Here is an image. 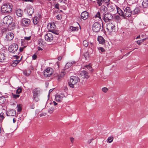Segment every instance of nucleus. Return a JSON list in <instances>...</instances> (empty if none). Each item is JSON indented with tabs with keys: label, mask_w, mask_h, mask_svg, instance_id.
Wrapping results in <instances>:
<instances>
[{
	"label": "nucleus",
	"mask_w": 148,
	"mask_h": 148,
	"mask_svg": "<svg viewBox=\"0 0 148 148\" xmlns=\"http://www.w3.org/2000/svg\"><path fill=\"white\" fill-rule=\"evenodd\" d=\"M1 12L3 14H9L12 11V6L11 4L5 3L1 7Z\"/></svg>",
	"instance_id": "1"
},
{
	"label": "nucleus",
	"mask_w": 148,
	"mask_h": 148,
	"mask_svg": "<svg viewBox=\"0 0 148 148\" xmlns=\"http://www.w3.org/2000/svg\"><path fill=\"white\" fill-rule=\"evenodd\" d=\"M79 81V79L78 77L71 76L70 77V81L69 82V85L71 88H74V85L76 84Z\"/></svg>",
	"instance_id": "2"
},
{
	"label": "nucleus",
	"mask_w": 148,
	"mask_h": 148,
	"mask_svg": "<svg viewBox=\"0 0 148 148\" xmlns=\"http://www.w3.org/2000/svg\"><path fill=\"white\" fill-rule=\"evenodd\" d=\"M40 92V89L39 88H36L34 89L33 91V100L35 102L38 101L39 99L38 97V95Z\"/></svg>",
	"instance_id": "3"
},
{
	"label": "nucleus",
	"mask_w": 148,
	"mask_h": 148,
	"mask_svg": "<svg viewBox=\"0 0 148 148\" xmlns=\"http://www.w3.org/2000/svg\"><path fill=\"white\" fill-rule=\"evenodd\" d=\"M124 10L123 16L124 17H129L131 16L132 13L130 8L128 7H124L123 8Z\"/></svg>",
	"instance_id": "4"
},
{
	"label": "nucleus",
	"mask_w": 148,
	"mask_h": 148,
	"mask_svg": "<svg viewBox=\"0 0 148 148\" xmlns=\"http://www.w3.org/2000/svg\"><path fill=\"white\" fill-rule=\"evenodd\" d=\"M18 45L15 43H13L8 48V50L10 53H15L18 50Z\"/></svg>",
	"instance_id": "5"
},
{
	"label": "nucleus",
	"mask_w": 148,
	"mask_h": 148,
	"mask_svg": "<svg viewBox=\"0 0 148 148\" xmlns=\"http://www.w3.org/2000/svg\"><path fill=\"white\" fill-rule=\"evenodd\" d=\"M101 28V25L98 23L95 22L92 25V30L94 32H97L100 31Z\"/></svg>",
	"instance_id": "6"
},
{
	"label": "nucleus",
	"mask_w": 148,
	"mask_h": 148,
	"mask_svg": "<svg viewBox=\"0 0 148 148\" xmlns=\"http://www.w3.org/2000/svg\"><path fill=\"white\" fill-rule=\"evenodd\" d=\"M12 21V18L9 15L5 16L3 19V22L4 24L8 25H10Z\"/></svg>",
	"instance_id": "7"
},
{
	"label": "nucleus",
	"mask_w": 148,
	"mask_h": 148,
	"mask_svg": "<svg viewBox=\"0 0 148 148\" xmlns=\"http://www.w3.org/2000/svg\"><path fill=\"white\" fill-rule=\"evenodd\" d=\"M53 72V69L49 67L45 70L44 74L45 77H49Z\"/></svg>",
	"instance_id": "8"
},
{
	"label": "nucleus",
	"mask_w": 148,
	"mask_h": 148,
	"mask_svg": "<svg viewBox=\"0 0 148 148\" xmlns=\"http://www.w3.org/2000/svg\"><path fill=\"white\" fill-rule=\"evenodd\" d=\"M54 36L52 33H49L45 35V38L46 41L51 42L54 40Z\"/></svg>",
	"instance_id": "9"
},
{
	"label": "nucleus",
	"mask_w": 148,
	"mask_h": 148,
	"mask_svg": "<svg viewBox=\"0 0 148 148\" xmlns=\"http://www.w3.org/2000/svg\"><path fill=\"white\" fill-rule=\"evenodd\" d=\"M113 16L110 13H107L103 14V20L106 22H108L111 21Z\"/></svg>",
	"instance_id": "10"
},
{
	"label": "nucleus",
	"mask_w": 148,
	"mask_h": 148,
	"mask_svg": "<svg viewBox=\"0 0 148 148\" xmlns=\"http://www.w3.org/2000/svg\"><path fill=\"white\" fill-rule=\"evenodd\" d=\"M115 26L112 23H109L107 25V29L109 32H111L114 29Z\"/></svg>",
	"instance_id": "11"
},
{
	"label": "nucleus",
	"mask_w": 148,
	"mask_h": 148,
	"mask_svg": "<svg viewBox=\"0 0 148 148\" xmlns=\"http://www.w3.org/2000/svg\"><path fill=\"white\" fill-rule=\"evenodd\" d=\"M81 76L82 77V78L88 79L89 77V76L88 72L85 71H82L80 74Z\"/></svg>",
	"instance_id": "12"
},
{
	"label": "nucleus",
	"mask_w": 148,
	"mask_h": 148,
	"mask_svg": "<svg viewBox=\"0 0 148 148\" xmlns=\"http://www.w3.org/2000/svg\"><path fill=\"white\" fill-rule=\"evenodd\" d=\"M64 97V96L63 94H60V95H57L55 96L56 100L57 101H61Z\"/></svg>",
	"instance_id": "13"
},
{
	"label": "nucleus",
	"mask_w": 148,
	"mask_h": 148,
	"mask_svg": "<svg viewBox=\"0 0 148 148\" xmlns=\"http://www.w3.org/2000/svg\"><path fill=\"white\" fill-rule=\"evenodd\" d=\"M27 13L30 16H31L34 12L32 6L29 5L27 7Z\"/></svg>",
	"instance_id": "14"
},
{
	"label": "nucleus",
	"mask_w": 148,
	"mask_h": 148,
	"mask_svg": "<svg viewBox=\"0 0 148 148\" xmlns=\"http://www.w3.org/2000/svg\"><path fill=\"white\" fill-rule=\"evenodd\" d=\"M16 111L13 110H10L6 112L7 115L8 116H14L16 114Z\"/></svg>",
	"instance_id": "15"
},
{
	"label": "nucleus",
	"mask_w": 148,
	"mask_h": 148,
	"mask_svg": "<svg viewBox=\"0 0 148 148\" xmlns=\"http://www.w3.org/2000/svg\"><path fill=\"white\" fill-rule=\"evenodd\" d=\"M88 16V13L86 11L83 12L81 14V18L84 20L87 19Z\"/></svg>",
	"instance_id": "16"
},
{
	"label": "nucleus",
	"mask_w": 148,
	"mask_h": 148,
	"mask_svg": "<svg viewBox=\"0 0 148 148\" xmlns=\"http://www.w3.org/2000/svg\"><path fill=\"white\" fill-rule=\"evenodd\" d=\"M98 41L100 44H104L105 43V40L103 37L101 36H99L97 38Z\"/></svg>",
	"instance_id": "17"
},
{
	"label": "nucleus",
	"mask_w": 148,
	"mask_h": 148,
	"mask_svg": "<svg viewBox=\"0 0 148 148\" xmlns=\"http://www.w3.org/2000/svg\"><path fill=\"white\" fill-rule=\"evenodd\" d=\"M100 11L101 12L104 14V13L108 11V10L106 7L104 5H102L101 7Z\"/></svg>",
	"instance_id": "18"
},
{
	"label": "nucleus",
	"mask_w": 148,
	"mask_h": 148,
	"mask_svg": "<svg viewBox=\"0 0 148 148\" xmlns=\"http://www.w3.org/2000/svg\"><path fill=\"white\" fill-rule=\"evenodd\" d=\"M30 20L28 19H24L22 21V24L25 26L28 25L30 23Z\"/></svg>",
	"instance_id": "19"
},
{
	"label": "nucleus",
	"mask_w": 148,
	"mask_h": 148,
	"mask_svg": "<svg viewBox=\"0 0 148 148\" xmlns=\"http://www.w3.org/2000/svg\"><path fill=\"white\" fill-rule=\"evenodd\" d=\"M107 6L108 7V10L110 11H113L114 9V6L112 5L111 4H110V3L107 4Z\"/></svg>",
	"instance_id": "20"
},
{
	"label": "nucleus",
	"mask_w": 148,
	"mask_h": 148,
	"mask_svg": "<svg viewBox=\"0 0 148 148\" xmlns=\"http://www.w3.org/2000/svg\"><path fill=\"white\" fill-rule=\"evenodd\" d=\"M17 15L19 17H21L23 14V11L21 9H18L16 11Z\"/></svg>",
	"instance_id": "21"
},
{
	"label": "nucleus",
	"mask_w": 148,
	"mask_h": 148,
	"mask_svg": "<svg viewBox=\"0 0 148 148\" xmlns=\"http://www.w3.org/2000/svg\"><path fill=\"white\" fill-rule=\"evenodd\" d=\"M31 71L29 69H27L24 70L23 73V74L26 76H29L31 74Z\"/></svg>",
	"instance_id": "22"
},
{
	"label": "nucleus",
	"mask_w": 148,
	"mask_h": 148,
	"mask_svg": "<svg viewBox=\"0 0 148 148\" xmlns=\"http://www.w3.org/2000/svg\"><path fill=\"white\" fill-rule=\"evenodd\" d=\"M142 5L144 8H147L148 7V0H143Z\"/></svg>",
	"instance_id": "23"
},
{
	"label": "nucleus",
	"mask_w": 148,
	"mask_h": 148,
	"mask_svg": "<svg viewBox=\"0 0 148 148\" xmlns=\"http://www.w3.org/2000/svg\"><path fill=\"white\" fill-rule=\"evenodd\" d=\"M22 59V58L20 59V60H16L13 61L12 63H11V65L12 66H15L16 65L20 62L21 61Z\"/></svg>",
	"instance_id": "24"
},
{
	"label": "nucleus",
	"mask_w": 148,
	"mask_h": 148,
	"mask_svg": "<svg viewBox=\"0 0 148 148\" xmlns=\"http://www.w3.org/2000/svg\"><path fill=\"white\" fill-rule=\"evenodd\" d=\"M116 8L118 13L120 16H123V12L118 6H116Z\"/></svg>",
	"instance_id": "25"
},
{
	"label": "nucleus",
	"mask_w": 148,
	"mask_h": 148,
	"mask_svg": "<svg viewBox=\"0 0 148 148\" xmlns=\"http://www.w3.org/2000/svg\"><path fill=\"white\" fill-rule=\"evenodd\" d=\"M5 58V54L2 53H0V62H2Z\"/></svg>",
	"instance_id": "26"
},
{
	"label": "nucleus",
	"mask_w": 148,
	"mask_h": 148,
	"mask_svg": "<svg viewBox=\"0 0 148 148\" xmlns=\"http://www.w3.org/2000/svg\"><path fill=\"white\" fill-rule=\"evenodd\" d=\"M48 28H50V31L51 30L53 29L55 27V25L53 23H49L48 25Z\"/></svg>",
	"instance_id": "27"
},
{
	"label": "nucleus",
	"mask_w": 148,
	"mask_h": 148,
	"mask_svg": "<svg viewBox=\"0 0 148 148\" xmlns=\"http://www.w3.org/2000/svg\"><path fill=\"white\" fill-rule=\"evenodd\" d=\"M65 74V71L64 70H63L61 73L59 75L58 78V80H60V77H63Z\"/></svg>",
	"instance_id": "28"
},
{
	"label": "nucleus",
	"mask_w": 148,
	"mask_h": 148,
	"mask_svg": "<svg viewBox=\"0 0 148 148\" xmlns=\"http://www.w3.org/2000/svg\"><path fill=\"white\" fill-rule=\"evenodd\" d=\"M33 20L34 24V25H36L38 23L39 21V18L38 17L36 16L34 17Z\"/></svg>",
	"instance_id": "29"
},
{
	"label": "nucleus",
	"mask_w": 148,
	"mask_h": 148,
	"mask_svg": "<svg viewBox=\"0 0 148 148\" xmlns=\"http://www.w3.org/2000/svg\"><path fill=\"white\" fill-rule=\"evenodd\" d=\"M7 36H8L9 38V40H11L13 39L14 37V35L12 33H11L9 34H8V35Z\"/></svg>",
	"instance_id": "30"
},
{
	"label": "nucleus",
	"mask_w": 148,
	"mask_h": 148,
	"mask_svg": "<svg viewBox=\"0 0 148 148\" xmlns=\"http://www.w3.org/2000/svg\"><path fill=\"white\" fill-rule=\"evenodd\" d=\"M95 18H98L101 21L102 20L101 17L100 13L99 12H98L97 14L95 15Z\"/></svg>",
	"instance_id": "31"
},
{
	"label": "nucleus",
	"mask_w": 148,
	"mask_h": 148,
	"mask_svg": "<svg viewBox=\"0 0 148 148\" xmlns=\"http://www.w3.org/2000/svg\"><path fill=\"white\" fill-rule=\"evenodd\" d=\"M114 138L112 136L109 137L107 139V142L109 143H111L113 141Z\"/></svg>",
	"instance_id": "32"
},
{
	"label": "nucleus",
	"mask_w": 148,
	"mask_h": 148,
	"mask_svg": "<svg viewBox=\"0 0 148 148\" xmlns=\"http://www.w3.org/2000/svg\"><path fill=\"white\" fill-rule=\"evenodd\" d=\"M139 9L137 8H136L132 12L133 14H135L139 12Z\"/></svg>",
	"instance_id": "33"
},
{
	"label": "nucleus",
	"mask_w": 148,
	"mask_h": 148,
	"mask_svg": "<svg viewBox=\"0 0 148 148\" xmlns=\"http://www.w3.org/2000/svg\"><path fill=\"white\" fill-rule=\"evenodd\" d=\"M75 63V62H71V63H70V62L67 63L66 65L65 68H66L67 66H68V67L69 66H71L73 64Z\"/></svg>",
	"instance_id": "34"
},
{
	"label": "nucleus",
	"mask_w": 148,
	"mask_h": 148,
	"mask_svg": "<svg viewBox=\"0 0 148 148\" xmlns=\"http://www.w3.org/2000/svg\"><path fill=\"white\" fill-rule=\"evenodd\" d=\"M83 45L86 47H87L88 45V43L87 40H84L83 42Z\"/></svg>",
	"instance_id": "35"
},
{
	"label": "nucleus",
	"mask_w": 148,
	"mask_h": 148,
	"mask_svg": "<svg viewBox=\"0 0 148 148\" xmlns=\"http://www.w3.org/2000/svg\"><path fill=\"white\" fill-rule=\"evenodd\" d=\"M98 49L99 50L100 53L103 52L105 51V50L102 47H99L98 48Z\"/></svg>",
	"instance_id": "36"
},
{
	"label": "nucleus",
	"mask_w": 148,
	"mask_h": 148,
	"mask_svg": "<svg viewBox=\"0 0 148 148\" xmlns=\"http://www.w3.org/2000/svg\"><path fill=\"white\" fill-rule=\"evenodd\" d=\"M70 29L72 31H75L76 30H77L78 29V27H73V26H71L70 27Z\"/></svg>",
	"instance_id": "37"
},
{
	"label": "nucleus",
	"mask_w": 148,
	"mask_h": 148,
	"mask_svg": "<svg viewBox=\"0 0 148 148\" xmlns=\"http://www.w3.org/2000/svg\"><path fill=\"white\" fill-rule=\"evenodd\" d=\"M51 32L53 33V34L58 35L59 34V32L58 31L54 30V29L51 30Z\"/></svg>",
	"instance_id": "38"
},
{
	"label": "nucleus",
	"mask_w": 148,
	"mask_h": 148,
	"mask_svg": "<svg viewBox=\"0 0 148 148\" xmlns=\"http://www.w3.org/2000/svg\"><path fill=\"white\" fill-rule=\"evenodd\" d=\"M5 100V99L4 97H0V103H3Z\"/></svg>",
	"instance_id": "39"
},
{
	"label": "nucleus",
	"mask_w": 148,
	"mask_h": 148,
	"mask_svg": "<svg viewBox=\"0 0 148 148\" xmlns=\"http://www.w3.org/2000/svg\"><path fill=\"white\" fill-rule=\"evenodd\" d=\"M105 47L107 49H109L111 47V46H110V45L108 43L107 44H105Z\"/></svg>",
	"instance_id": "40"
},
{
	"label": "nucleus",
	"mask_w": 148,
	"mask_h": 148,
	"mask_svg": "<svg viewBox=\"0 0 148 148\" xmlns=\"http://www.w3.org/2000/svg\"><path fill=\"white\" fill-rule=\"evenodd\" d=\"M4 114L2 112L0 114V121L4 119Z\"/></svg>",
	"instance_id": "41"
},
{
	"label": "nucleus",
	"mask_w": 148,
	"mask_h": 148,
	"mask_svg": "<svg viewBox=\"0 0 148 148\" xmlns=\"http://www.w3.org/2000/svg\"><path fill=\"white\" fill-rule=\"evenodd\" d=\"M17 108L18 111V112H20L22 110L21 107V106L20 105V104L18 105H17Z\"/></svg>",
	"instance_id": "42"
},
{
	"label": "nucleus",
	"mask_w": 148,
	"mask_h": 148,
	"mask_svg": "<svg viewBox=\"0 0 148 148\" xmlns=\"http://www.w3.org/2000/svg\"><path fill=\"white\" fill-rule=\"evenodd\" d=\"M54 110V108L51 107L48 110V112L50 113H52Z\"/></svg>",
	"instance_id": "43"
},
{
	"label": "nucleus",
	"mask_w": 148,
	"mask_h": 148,
	"mask_svg": "<svg viewBox=\"0 0 148 148\" xmlns=\"http://www.w3.org/2000/svg\"><path fill=\"white\" fill-rule=\"evenodd\" d=\"M20 95H15V94H12V97L13 98L16 99L17 98H18L19 97Z\"/></svg>",
	"instance_id": "44"
},
{
	"label": "nucleus",
	"mask_w": 148,
	"mask_h": 148,
	"mask_svg": "<svg viewBox=\"0 0 148 148\" xmlns=\"http://www.w3.org/2000/svg\"><path fill=\"white\" fill-rule=\"evenodd\" d=\"M22 91L21 88H18L16 91V93L19 94Z\"/></svg>",
	"instance_id": "45"
},
{
	"label": "nucleus",
	"mask_w": 148,
	"mask_h": 148,
	"mask_svg": "<svg viewBox=\"0 0 148 148\" xmlns=\"http://www.w3.org/2000/svg\"><path fill=\"white\" fill-rule=\"evenodd\" d=\"M108 90V89L106 87H104V88H103L102 89V91L104 92H107V91Z\"/></svg>",
	"instance_id": "46"
},
{
	"label": "nucleus",
	"mask_w": 148,
	"mask_h": 148,
	"mask_svg": "<svg viewBox=\"0 0 148 148\" xmlns=\"http://www.w3.org/2000/svg\"><path fill=\"white\" fill-rule=\"evenodd\" d=\"M97 3L99 6L101 5L102 3L103 0H97Z\"/></svg>",
	"instance_id": "47"
},
{
	"label": "nucleus",
	"mask_w": 148,
	"mask_h": 148,
	"mask_svg": "<svg viewBox=\"0 0 148 148\" xmlns=\"http://www.w3.org/2000/svg\"><path fill=\"white\" fill-rule=\"evenodd\" d=\"M115 18L116 19L117 21H119L120 20V16L118 15H116L115 16Z\"/></svg>",
	"instance_id": "48"
},
{
	"label": "nucleus",
	"mask_w": 148,
	"mask_h": 148,
	"mask_svg": "<svg viewBox=\"0 0 148 148\" xmlns=\"http://www.w3.org/2000/svg\"><path fill=\"white\" fill-rule=\"evenodd\" d=\"M84 67L90 70L92 69V67L90 65H86L84 66Z\"/></svg>",
	"instance_id": "49"
},
{
	"label": "nucleus",
	"mask_w": 148,
	"mask_h": 148,
	"mask_svg": "<svg viewBox=\"0 0 148 148\" xmlns=\"http://www.w3.org/2000/svg\"><path fill=\"white\" fill-rule=\"evenodd\" d=\"M103 1L104 3H108L110 2V0H103Z\"/></svg>",
	"instance_id": "50"
},
{
	"label": "nucleus",
	"mask_w": 148,
	"mask_h": 148,
	"mask_svg": "<svg viewBox=\"0 0 148 148\" xmlns=\"http://www.w3.org/2000/svg\"><path fill=\"white\" fill-rule=\"evenodd\" d=\"M84 56L86 59H87V58L89 57L88 53H86L84 54Z\"/></svg>",
	"instance_id": "51"
},
{
	"label": "nucleus",
	"mask_w": 148,
	"mask_h": 148,
	"mask_svg": "<svg viewBox=\"0 0 148 148\" xmlns=\"http://www.w3.org/2000/svg\"><path fill=\"white\" fill-rule=\"evenodd\" d=\"M37 58V56L35 54H34L32 56V58L34 60L36 59Z\"/></svg>",
	"instance_id": "52"
},
{
	"label": "nucleus",
	"mask_w": 148,
	"mask_h": 148,
	"mask_svg": "<svg viewBox=\"0 0 148 148\" xmlns=\"http://www.w3.org/2000/svg\"><path fill=\"white\" fill-rule=\"evenodd\" d=\"M59 5L58 3H57L55 5V8L58 9H59Z\"/></svg>",
	"instance_id": "53"
},
{
	"label": "nucleus",
	"mask_w": 148,
	"mask_h": 148,
	"mask_svg": "<svg viewBox=\"0 0 148 148\" xmlns=\"http://www.w3.org/2000/svg\"><path fill=\"white\" fill-rule=\"evenodd\" d=\"M25 39L27 40H30L31 39V36H29L27 37H25Z\"/></svg>",
	"instance_id": "54"
},
{
	"label": "nucleus",
	"mask_w": 148,
	"mask_h": 148,
	"mask_svg": "<svg viewBox=\"0 0 148 148\" xmlns=\"http://www.w3.org/2000/svg\"><path fill=\"white\" fill-rule=\"evenodd\" d=\"M70 140H71V143H73L74 141V138L72 137H71L70 138Z\"/></svg>",
	"instance_id": "55"
},
{
	"label": "nucleus",
	"mask_w": 148,
	"mask_h": 148,
	"mask_svg": "<svg viewBox=\"0 0 148 148\" xmlns=\"http://www.w3.org/2000/svg\"><path fill=\"white\" fill-rule=\"evenodd\" d=\"M93 140V138L89 140L88 141V143L90 144V143H91V142Z\"/></svg>",
	"instance_id": "56"
},
{
	"label": "nucleus",
	"mask_w": 148,
	"mask_h": 148,
	"mask_svg": "<svg viewBox=\"0 0 148 148\" xmlns=\"http://www.w3.org/2000/svg\"><path fill=\"white\" fill-rule=\"evenodd\" d=\"M23 47L21 48H20L19 49V50L20 52H22L23 51V49L25 47Z\"/></svg>",
	"instance_id": "57"
},
{
	"label": "nucleus",
	"mask_w": 148,
	"mask_h": 148,
	"mask_svg": "<svg viewBox=\"0 0 148 148\" xmlns=\"http://www.w3.org/2000/svg\"><path fill=\"white\" fill-rule=\"evenodd\" d=\"M38 44L40 46L43 45V43H42L41 42H38Z\"/></svg>",
	"instance_id": "58"
},
{
	"label": "nucleus",
	"mask_w": 148,
	"mask_h": 148,
	"mask_svg": "<svg viewBox=\"0 0 148 148\" xmlns=\"http://www.w3.org/2000/svg\"><path fill=\"white\" fill-rule=\"evenodd\" d=\"M38 49V51L40 50H42V49L41 47H37Z\"/></svg>",
	"instance_id": "59"
},
{
	"label": "nucleus",
	"mask_w": 148,
	"mask_h": 148,
	"mask_svg": "<svg viewBox=\"0 0 148 148\" xmlns=\"http://www.w3.org/2000/svg\"><path fill=\"white\" fill-rule=\"evenodd\" d=\"M62 59V57L61 56H59L58 57V59L59 60H60Z\"/></svg>",
	"instance_id": "60"
},
{
	"label": "nucleus",
	"mask_w": 148,
	"mask_h": 148,
	"mask_svg": "<svg viewBox=\"0 0 148 148\" xmlns=\"http://www.w3.org/2000/svg\"><path fill=\"white\" fill-rule=\"evenodd\" d=\"M64 90H68L67 87L66 86H65L64 87Z\"/></svg>",
	"instance_id": "61"
},
{
	"label": "nucleus",
	"mask_w": 148,
	"mask_h": 148,
	"mask_svg": "<svg viewBox=\"0 0 148 148\" xmlns=\"http://www.w3.org/2000/svg\"><path fill=\"white\" fill-rule=\"evenodd\" d=\"M53 103L54 106H56L58 104V103L54 101H53Z\"/></svg>",
	"instance_id": "62"
},
{
	"label": "nucleus",
	"mask_w": 148,
	"mask_h": 148,
	"mask_svg": "<svg viewBox=\"0 0 148 148\" xmlns=\"http://www.w3.org/2000/svg\"><path fill=\"white\" fill-rule=\"evenodd\" d=\"M45 116V114H43V113L40 114V117H41V116Z\"/></svg>",
	"instance_id": "63"
},
{
	"label": "nucleus",
	"mask_w": 148,
	"mask_h": 148,
	"mask_svg": "<svg viewBox=\"0 0 148 148\" xmlns=\"http://www.w3.org/2000/svg\"><path fill=\"white\" fill-rule=\"evenodd\" d=\"M137 44H138L139 45H140V41L139 40L137 41Z\"/></svg>",
	"instance_id": "64"
}]
</instances>
